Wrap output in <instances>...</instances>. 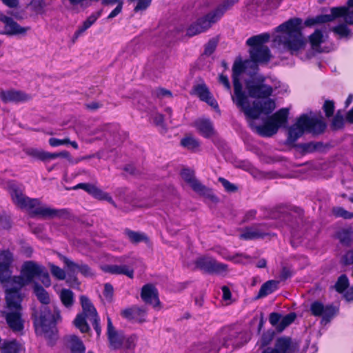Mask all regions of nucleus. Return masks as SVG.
Instances as JSON below:
<instances>
[{
  "label": "nucleus",
  "mask_w": 353,
  "mask_h": 353,
  "mask_svg": "<svg viewBox=\"0 0 353 353\" xmlns=\"http://www.w3.org/2000/svg\"><path fill=\"white\" fill-rule=\"evenodd\" d=\"M248 67H252V61L241 59L236 60L232 68V81L234 85V95L232 99L236 105L243 112L245 115L249 126L259 135L265 137H270L275 134L279 128L285 126L288 122L289 110L281 108L272 116L262 125H256L254 120L258 119L261 114L268 115L271 114L276 108L274 99L266 100L262 103H255L254 107H250L248 95L243 90L241 83V75Z\"/></svg>",
  "instance_id": "obj_1"
},
{
  "label": "nucleus",
  "mask_w": 353,
  "mask_h": 353,
  "mask_svg": "<svg viewBox=\"0 0 353 353\" xmlns=\"http://www.w3.org/2000/svg\"><path fill=\"white\" fill-rule=\"evenodd\" d=\"M301 25V19L293 18L279 26L272 40L273 47L281 51H290L291 54L301 49L304 44Z\"/></svg>",
  "instance_id": "obj_2"
},
{
  "label": "nucleus",
  "mask_w": 353,
  "mask_h": 353,
  "mask_svg": "<svg viewBox=\"0 0 353 353\" xmlns=\"http://www.w3.org/2000/svg\"><path fill=\"white\" fill-rule=\"evenodd\" d=\"M8 191L13 202L20 208L28 211L30 214L42 217L61 216L62 211L41 205L38 199H30L23 193L21 187L14 182L8 184Z\"/></svg>",
  "instance_id": "obj_3"
},
{
  "label": "nucleus",
  "mask_w": 353,
  "mask_h": 353,
  "mask_svg": "<svg viewBox=\"0 0 353 353\" xmlns=\"http://www.w3.org/2000/svg\"><path fill=\"white\" fill-rule=\"evenodd\" d=\"M326 125L321 117H309L303 114L288 130V142L294 143L305 132L319 134L324 132Z\"/></svg>",
  "instance_id": "obj_4"
},
{
  "label": "nucleus",
  "mask_w": 353,
  "mask_h": 353,
  "mask_svg": "<svg viewBox=\"0 0 353 353\" xmlns=\"http://www.w3.org/2000/svg\"><path fill=\"white\" fill-rule=\"evenodd\" d=\"M7 310L3 312L6 322L14 332H20L23 330V320L21 318V296L12 289L6 290Z\"/></svg>",
  "instance_id": "obj_5"
},
{
  "label": "nucleus",
  "mask_w": 353,
  "mask_h": 353,
  "mask_svg": "<svg viewBox=\"0 0 353 353\" xmlns=\"http://www.w3.org/2000/svg\"><path fill=\"white\" fill-rule=\"evenodd\" d=\"M237 332L234 330L224 329L211 341L206 343H199L193 346L196 353H218L221 347L235 348L239 346L236 341Z\"/></svg>",
  "instance_id": "obj_6"
},
{
  "label": "nucleus",
  "mask_w": 353,
  "mask_h": 353,
  "mask_svg": "<svg viewBox=\"0 0 353 353\" xmlns=\"http://www.w3.org/2000/svg\"><path fill=\"white\" fill-rule=\"evenodd\" d=\"M59 310L54 307L52 312L47 306L41 307L39 315H34V326L37 335L51 338L56 332V325L61 321Z\"/></svg>",
  "instance_id": "obj_7"
},
{
  "label": "nucleus",
  "mask_w": 353,
  "mask_h": 353,
  "mask_svg": "<svg viewBox=\"0 0 353 353\" xmlns=\"http://www.w3.org/2000/svg\"><path fill=\"white\" fill-rule=\"evenodd\" d=\"M270 36L263 33L249 38L246 43L250 47V55L253 68L256 69V63H267L270 61L271 54L268 47L263 44L269 41Z\"/></svg>",
  "instance_id": "obj_8"
},
{
  "label": "nucleus",
  "mask_w": 353,
  "mask_h": 353,
  "mask_svg": "<svg viewBox=\"0 0 353 353\" xmlns=\"http://www.w3.org/2000/svg\"><path fill=\"white\" fill-rule=\"evenodd\" d=\"M339 17H343L346 23L353 25V0H348L347 6L333 7L330 13L317 15L305 21L306 26L332 22Z\"/></svg>",
  "instance_id": "obj_9"
},
{
  "label": "nucleus",
  "mask_w": 353,
  "mask_h": 353,
  "mask_svg": "<svg viewBox=\"0 0 353 353\" xmlns=\"http://www.w3.org/2000/svg\"><path fill=\"white\" fill-rule=\"evenodd\" d=\"M238 0H227L223 6L217 7L214 10L208 13L204 17L199 19L187 29V34L193 37L205 32L210 28L212 24L221 19L225 11L234 5Z\"/></svg>",
  "instance_id": "obj_10"
},
{
  "label": "nucleus",
  "mask_w": 353,
  "mask_h": 353,
  "mask_svg": "<svg viewBox=\"0 0 353 353\" xmlns=\"http://www.w3.org/2000/svg\"><path fill=\"white\" fill-rule=\"evenodd\" d=\"M42 268V265L32 261L25 262L21 267V275L10 279V284L6 289H12V292L19 293L23 286L32 283L34 278L38 277L41 273Z\"/></svg>",
  "instance_id": "obj_11"
},
{
  "label": "nucleus",
  "mask_w": 353,
  "mask_h": 353,
  "mask_svg": "<svg viewBox=\"0 0 353 353\" xmlns=\"http://www.w3.org/2000/svg\"><path fill=\"white\" fill-rule=\"evenodd\" d=\"M245 84L249 97L262 100L254 101L252 107H254L255 103H262L266 100L271 99L270 97L272 96L274 89L271 85L266 83L264 77H252L247 80Z\"/></svg>",
  "instance_id": "obj_12"
},
{
  "label": "nucleus",
  "mask_w": 353,
  "mask_h": 353,
  "mask_svg": "<svg viewBox=\"0 0 353 353\" xmlns=\"http://www.w3.org/2000/svg\"><path fill=\"white\" fill-rule=\"evenodd\" d=\"M80 301L83 311L76 316L74 324L82 333H85L90 330L86 319L92 321L99 316L96 308L88 297L81 296Z\"/></svg>",
  "instance_id": "obj_13"
},
{
  "label": "nucleus",
  "mask_w": 353,
  "mask_h": 353,
  "mask_svg": "<svg viewBox=\"0 0 353 353\" xmlns=\"http://www.w3.org/2000/svg\"><path fill=\"white\" fill-rule=\"evenodd\" d=\"M14 261L13 254L8 250L0 251V282L6 289L10 284L12 276L11 265Z\"/></svg>",
  "instance_id": "obj_14"
},
{
  "label": "nucleus",
  "mask_w": 353,
  "mask_h": 353,
  "mask_svg": "<svg viewBox=\"0 0 353 353\" xmlns=\"http://www.w3.org/2000/svg\"><path fill=\"white\" fill-rule=\"evenodd\" d=\"M195 265L197 268L208 273L222 274L228 270V265L226 264L219 263L214 259L208 256L196 259Z\"/></svg>",
  "instance_id": "obj_15"
},
{
  "label": "nucleus",
  "mask_w": 353,
  "mask_h": 353,
  "mask_svg": "<svg viewBox=\"0 0 353 353\" xmlns=\"http://www.w3.org/2000/svg\"><path fill=\"white\" fill-rule=\"evenodd\" d=\"M59 257L64 263V266L68 272L72 275H76L80 273L85 277H93L95 274L92 269L85 263H76L62 254H59Z\"/></svg>",
  "instance_id": "obj_16"
},
{
  "label": "nucleus",
  "mask_w": 353,
  "mask_h": 353,
  "mask_svg": "<svg viewBox=\"0 0 353 353\" xmlns=\"http://www.w3.org/2000/svg\"><path fill=\"white\" fill-rule=\"evenodd\" d=\"M299 349L296 341L289 337H280L277 339L274 347H266L262 353H294Z\"/></svg>",
  "instance_id": "obj_17"
},
{
  "label": "nucleus",
  "mask_w": 353,
  "mask_h": 353,
  "mask_svg": "<svg viewBox=\"0 0 353 353\" xmlns=\"http://www.w3.org/2000/svg\"><path fill=\"white\" fill-rule=\"evenodd\" d=\"M310 310L316 316H322L321 323L327 324L336 314L337 310L331 305H324L319 301H315L311 304Z\"/></svg>",
  "instance_id": "obj_18"
},
{
  "label": "nucleus",
  "mask_w": 353,
  "mask_h": 353,
  "mask_svg": "<svg viewBox=\"0 0 353 353\" xmlns=\"http://www.w3.org/2000/svg\"><path fill=\"white\" fill-rule=\"evenodd\" d=\"M106 335L109 342V347L112 350L123 348L125 335L123 332L117 330L113 325L111 319L107 318Z\"/></svg>",
  "instance_id": "obj_19"
},
{
  "label": "nucleus",
  "mask_w": 353,
  "mask_h": 353,
  "mask_svg": "<svg viewBox=\"0 0 353 353\" xmlns=\"http://www.w3.org/2000/svg\"><path fill=\"white\" fill-rule=\"evenodd\" d=\"M141 296L145 303L152 305L154 308L160 309L158 292L153 285L146 284L143 285L141 290Z\"/></svg>",
  "instance_id": "obj_20"
},
{
  "label": "nucleus",
  "mask_w": 353,
  "mask_h": 353,
  "mask_svg": "<svg viewBox=\"0 0 353 353\" xmlns=\"http://www.w3.org/2000/svg\"><path fill=\"white\" fill-rule=\"evenodd\" d=\"M193 126L205 138H211L216 134L213 123L210 119L205 117L199 118L194 121Z\"/></svg>",
  "instance_id": "obj_21"
},
{
  "label": "nucleus",
  "mask_w": 353,
  "mask_h": 353,
  "mask_svg": "<svg viewBox=\"0 0 353 353\" xmlns=\"http://www.w3.org/2000/svg\"><path fill=\"white\" fill-rule=\"evenodd\" d=\"M194 94L196 95L200 100L205 101L212 108L219 110V105L217 101L210 93L208 88L205 83L197 84L194 86Z\"/></svg>",
  "instance_id": "obj_22"
},
{
  "label": "nucleus",
  "mask_w": 353,
  "mask_h": 353,
  "mask_svg": "<svg viewBox=\"0 0 353 353\" xmlns=\"http://www.w3.org/2000/svg\"><path fill=\"white\" fill-rule=\"evenodd\" d=\"M79 188L84 190L96 199L99 200H105L114 205V202L109 194L104 192L101 189L98 188L97 186L92 184L81 183L74 187V189L75 190Z\"/></svg>",
  "instance_id": "obj_23"
},
{
  "label": "nucleus",
  "mask_w": 353,
  "mask_h": 353,
  "mask_svg": "<svg viewBox=\"0 0 353 353\" xmlns=\"http://www.w3.org/2000/svg\"><path fill=\"white\" fill-rule=\"evenodd\" d=\"M79 188L84 190L96 199L99 200H105L114 205V202L109 194L104 192L101 189L98 188L97 186L92 184L81 183L74 187V189L75 190Z\"/></svg>",
  "instance_id": "obj_24"
},
{
  "label": "nucleus",
  "mask_w": 353,
  "mask_h": 353,
  "mask_svg": "<svg viewBox=\"0 0 353 353\" xmlns=\"http://www.w3.org/2000/svg\"><path fill=\"white\" fill-rule=\"evenodd\" d=\"M0 98L4 103L26 101L30 97L23 92L10 90L0 92Z\"/></svg>",
  "instance_id": "obj_25"
},
{
  "label": "nucleus",
  "mask_w": 353,
  "mask_h": 353,
  "mask_svg": "<svg viewBox=\"0 0 353 353\" xmlns=\"http://www.w3.org/2000/svg\"><path fill=\"white\" fill-rule=\"evenodd\" d=\"M1 21L4 23L5 33L10 35L24 34L27 31L25 28L21 27L11 17L3 16Z\"/></svg>",
  "instance_id": "obj_26"
},
{
  "label": "nucleus",
  "mask_w": 353,
  "mask_h": 353,
  "mask_svg": "<svg viewBox=\"0 0 353 353\" xmlns=\"http://www.w3.org/2000/svg\"><path fill=\"white\" fill-rule=\"evenodd\" d=\"M103 270L112 274H123L132 279L134 276V270L126 265H108L102 268Z\"/></svg>",
  "instance_id": "obj_27"
},
{
  "label": "nucleus",
  "mask_w": 353,
  "mask_h": 353,
  "mask_svg": "<svg viewBox=\"0 0 353 353\" xmlns=\"http://www.w3.org/2000/svg\"><path fill=\"white\" fill-rule=\"evenodd\" d=\"M101 11H97L90 14L85 20L81 26L75 31L73 35V41L74 42L80 36H81L88 28H90L96 21L100 17Z\"/></svg>",
  "instance_id": "obj_28"
},
{
  "label": "nucleus",
  "mask_w": 353,
  "mask_h": 353,
  "mask_svg": "<svg viewBox=\"0 0 353 353\" xmlns=\"http://www.w3.org/2000/svg\"><path fill=\"white\" fill-rule=\"evenodd\" d=\"M261 227L262 225H258L247 228L240 235L241 239L249 240L263 237L266 233L261 229Z\"/></svg>",
  "instance_id": "obj_29"
},
{
  "label": "nucleus",
  "mask_w": 353,
  "mask_h": 353,
  "mask_svg": "<svg viewBox=\"0 0 353 353\" xmlns=\"http://www.w3.org/2000/svg\"><path fill=\"white\" fill-rule=\"evenodd\" d=\"M278 284L279 282L274 280H270L265 282L261 285L256 298H263L272 294L277 290Z\"/></svg>",
  "instance_id": "obj_30"
},
{
  "label": "nucleus",
  "mask_w": 353,
  "mask_h": 353,
  "mask_svg": "<svg viewBox=\"0 0 353 353\" xmlns=\"http://www.w3.org/2000/svg\"><path fill=\"white\" fill-rule=\"evenodd\" d=\"M68 343L71 353H85V347L82 341L77 336H70L68 339Z\"/></svg>",
  "instance_id": "obj_31"
},
{
  "label": "nucleus",
  "mask_w": 353,
  "mask_h": 353,
  "mask_svg": "<svg viewBox=\"0 0 353 353\" xmlns=\"http://www.w3.org/2000/svg\"><path fill=\"white\" fill-rule=\"evenodd\" d=\"M336 236L343 245H350L353 242V229H342L337 232Z\"/></svg>",
  "instance_id": "obj_32"
},
{
  "label": "nucleus",
  "mask_w": 353,
  "mask_h": 353,
  "mask_svg": "<svg viewBox=\"0 0 353 353\" xmlns=\"http://www.w3.org/2000/svg\"><path fill=\"white\" fill-rule=\"evenodd\" d=\"M34 293L38 300L44 305L50 303V299L47 291L37 283L34 285Z\"/></svg>",
  "instance_id": "obj_33"
},
{
  "label": "nucleus",
  "mask_w": 353,
  "mask_h": 353,
  "mask_svg": "<svg viewBox=\"0 0 353 353\" xmlns=\"http://www.w3.org/2000/svg\"><path fill=\"white\" fill-rule=\"evenodd\" d=\"M29 154L34 157L41 160V161H46V160H52L55 159L57 158H59V152L58 153H50L48 152H46L43 150H35L32 149L30 151Z\"/></svg>",
  "instance_id": "obj_34"
},
{
  "label": "nucleus",
  "mask_w": 353,
  "mask_h": 353,
  "mask_svg": "<svg viewBox=\"0 0 353 353\" xmlns=\"http://www.w3.org/2000/svg\"><path fill=\"white\" fill-rule=\"evenodd\" d=\"M310 41L312 46V48L314 51L321 52L322 49L321 48V43L323 42V34L320 30H316L310 37Z\"/></svg>",
  "instance_id": "obj_35"
},
{
  "label": "nucleus",
  "mask_w": 353,
  "mask_h": 353,
  "mask_svg": "<svg viewBox=\"0 0 353 353\" xmlns=\"http://www.w3.org/2000/svg\"><path fill=\"white\" fill-rule=\"evenodd\" d=\"M59 298L63 305L66 307H70L74 303V294L70 290H61L59 293Z\"/></svg>",
  "instance_id": "obj_36"
},
{
  "label": "nucleus",
  "mask_w": 353,
  "mask_h": 353,
  "mask_svg": "<svg viewBox=\"0 0 353 353\" xmlns=\"http://www.w3.org/2000/svg\"><path fill=\"white\" fill-rule=\"evenodd\" d=\"M125 234L133 243H138L141 241L146 242L148 240L147 236L143 232H134L127 229L125 230Z\"/></svg>",
  "instance_id": "obj_37"
},
{
  "label": "nucleus",
  "mask_w": 353,
  "mask_h": 353,
  "mask_svg": "<svg viewBox=\"0 0 353 353\" xmlns=\"http://www.w3.org/2000/svg\"><path fill=\"white\" fill-rule=\"evenodd\" d=\"M21 345L17 341L4 342L1 347L2 353H19Z\"/></svg>",
  "instance_id": "obj_38"
},
{
  "label": "nucleus",
  "mask_w": 353,
  "mask_h": 353,
  "mask_svg": "<svg viewBox=\"0 0 353 353\" xmlns=\"http://www.w3.org/2000/svg\"><path fill=\"white\" fill-rule=\"evenodd\" d=\"M181 144L189 150H194L200 145L199 141L192 137H186L182 139Z\"/></svg>",
  "instance_id": "obj_39"
},
{
  "label": "nucleus",
  "mask_w": 353,
  "mask_h": 353,
  "mask_svg": "<svg viewBox=\"0 0 353 353\" xmlns=\"http://www.w3.org/2000/svg\"><path fill=\"white\" fill-rule=\"evenodd\" d=\"M51 274L54 277L58 280H64L66 277V273L64 270L61 269L57 265L50 263L48 264Z\"/></svg>",
  "instance_id": "obj_40"
},
{
  "label": "nucleus",
  "mask_w": 353,
  "mask_h": 353,
  "mask_svg": "<svg viewBox=\"0 0 353 353\" xmlns=\"http://www.w3.org/2000/svg\"><path fill=\"white\" fill-rule=\"evenodd\" d=\"M348 285L349 281L347 276L342 274L339 277L334 288L338 292L342 293L348 287Z\"/></svg>",
  "instance_id": "obj_41"
},
{
  "label": "nucleus",
  "mask_w": 353,
  "mask_h": 353,
  "mask_svg": "<svg viewBox=\"0 0 353 353\" xmlns=\"http://www.w3.org/2000/svg\"><path fill=\"white\" fill-rule=\"evenodd\" d=\"M189 185L191 186L192 190L196 192V193L205 195L208 194V189L201 184L197 179H194L193 181H192Z\"/></svg>",
  "instance_id": "obj_42"
},
{
  "label": "nucleus",
  "mask_w": 353,
  "mask_h": 353,
  "mask_svg": "<svg viewBox=\"0 0 353 353\" xmlns=\"http://www.w3.org/2000/svg\"><path fill=\"white\" fill-rule=\"evenodd\" d=\"M332 31L341 37H347L350 31L345 24H339L332 28Z\"/></svg>",
  "instance_id": "obj_43"
},
{
  "label": "nucleus",
  "mask_w": 353,
  "mask_h": 353,
  "mask_svg": "<svg viewBox=\"0 0 353 353\" xmlns=\"http://www.w3.org/2000/svg\"><path fill=\"white\" fill-rule=\"evenodd\" d=\"M332 212L336 217H342L345 219H351L353 218V212H348L342 207L334 208Z\"/></svg>",
  "instance_id": "obj_44"
},
{
  "label": "nucleus",
  "mask_w": 353,
  "mask_h": 353,
  "mask_svg": "<svg viewBox=\"0 0 353 353\" xmlns=\"http://www.w3.org/2000/svg\"><path fill=\"white\" fill-rule=\"evenodd\" d=\"M139 312L137 307L126 308L121 311V316L128 320L136 321V314Z\"/></svg>",
  "instance_id": "obj_45"
},
{
  "label": "nucleus",
  "mask_w": 353,
  "mask_h": 353,
  "mask_svg": "<svg viewBox=\"0 0 353 353\" xmlns=\"http://www.w3.org/2000/svg\"><path fill=\"white\" fill-rule=\"evenodd\" d=\"M217 43L218 40L216 39L212 38L210 39L205 46L204 54L208 56L212 54L215 50Z\"/></svg>",
  "instance_id": "obj_46"
},
{
  "label": "nucleus",
  "mask_w": 353,
  "mask_h": 353,
  "mask_svg": "<svg viewBox=\"0 0 353 353\" xmlns=\"http://www.w3.org/2000/svg\"><path fill=\"white\" fill-rule=\"evenodd\" d=\"M37 278L46 287H49L51 285L50 275L44 267L42 268L41 273L39 274Z\"/></svg>",
  "instance_id": "obj_47"
},
{
  "label": "nucleus",
  "mask_w": 353,
  "mask_h": 353,
  "mask_svg": "<svg viewBox=\"0 0 353 353\" xmlns=\"http://www.w3.org/2000/svg\"><path fill=\"white\" fill-rule=\"evenodd\" d=\"M344 119L342 115L339 113L336 114L332 122V128L334 130H339L343 127Z\"/></svg>",
  "instance_id": "obj_48"
},
{
  "label": "nucleus",
  "mask_w": 353,
  "mask_h": 353,
  "mask_svg": "<svg viewBox=\"0 0 353 353\" xmlns=\"http://www.w3.org/2000/svg\"><path fill=\"white\" fill-rule=\"evenodd\" d=\"M296 319V314L294 313H290L285 316L281 321L280 326L281 329H284L289 325H290Z\"/></svg>",
  "instance_id": "obj_49"
},
{
  "label": "nucleus",
  "mask_w": 353,
  "mask_h": 353,
  "mask_svg": "<svg viewBox=\"0 0 353 353\" xmlns=\"http://www.w3.org/2000/svg\"><path fill=\"white\" fill-rule=\"evenodd\" d=\"M323 108L326 117H330L332 116L334 111V103L333 101L326 100Z\"/></svg>",
  "instance_id": "obj_50"
},
{
  "label": "nucleus",
  "mask_w": 353,
  "mask_h": 353,
  "mask_svg": "<svg viewBox=\"0 0 353 353\" xmlns=\"http://www.w3.org/2000/svg\"><path fill=\"white\" fill-rule=\"evenodd\" d=\"M137 341V336L135 335H130L128 336H125L123 348L132 349L134 347Z\"/></svg>",
  "instance_id": "obj_51"
},
{
  "label": "nucleus",
  "mask_w": 353,
  "mask_h": 353,
  "mask_svg": "<svg viewBox=\"0 0 353 353\" xmlns=\"http://www.w3.org/2000/svg\"><path fill=\"white\" fill-rule=\"evenodd\" d=\"M181 175L188 184L195 179L194 172L188 168L183 169Z\"/></svg>",
  "instance_id": "obj_52"
},
{
  "label": "nucleus",
  "mask_w": 353,
  "mask_h": 353,
  "mask_svg": "<svg viewBox=\"0 0 353 353\" xmlns=\"http://www.w3.org/2000/svg\"><path fill=\"white\" fill-rule=\"evenodd\" d=\"M70 143V140L68 138H65L63 139H59L57 138H50L49 139V144L52 147H57L61 145H65Z\"/></svg>",
  "instance_id": "obj_53"
},
{
  "label": "nucleus",
  "mask_w": 353,
  "mask_h": 353,
  "mask_svg": "<svg viewBox=\"0 0 353 353\" xmlns=\"http://www.w3.org/2000/svg\"><path fill=\"white\" fill-rule=\"evenodd\" d=\"M113 287L110 283H105L103 290V296L108 301H111L113 296Z\"/></svg>",
  "instance_id": "obj_54"
},
{
  "label": "nucleus",
  "mask_w": 353,
  "mask_h": 353,
  "mask_svg": "<svg viewBox=\"0 0 353 353\" xmlns=\"http://www.w3.org/2000/svg\"><path fill=\"white\" fill-rule=\"evenodd\" d=\"M273 336V332L264 333L260 339L261 345L263 347L268 345L272 341Z\"/></svg>",
  "instance_id": "obj_55"
},
{
  "label": "nucleus",
  "mask_w": 353,
  "mask_h": 353,
  "mask_svg": "<svg viewBox=\"0 0 353 353\" xmlns=\"http://www.w3.org/2000/svg\"><path fill=\"white\" fill-rule=\"evenodd\" d=\"M219 181L221 183L222 185L228 192H234L237 190V188L234 184L231 183L224 178L220 177Z\"/></svg>",
  "instance_id": "obj_56"
},
{
  "label": "nucleus",
  "mask_w": 353,
  "mask_h": 353,
  "mask_svg": "<svg viewBox=\"0 0 353 353\" xmlns=\"http://www.w3.org/2000/svg\"><path fill=\"white\" fill-rule=\"evenodd\" d=\"M341 261L344 265L353 264V249L349 250L343 256Z\"/></svg>",
  "instance_id": "obj_57"
},
{
  "label": "nucleus",
  "mask_w": 353,
  "mask_h": 353,
  "mask_svg": "<svg viewBox=\"0 0 353 353\" xmlns=\"http://www.w3.org/2000/svg\"><path fill=\"white\" fill-rule=\"evenodd\" d=\"M219 81L220 83L223 84V85L225 87V88L227 90H228L230 92L231 91L230 83L229 79L227 76H225L223 74H220Z\"/></svg>",
  "instance_id": "obj_58"
},
{
  "label": "nucleus",
  "mask_w": 353,
  "mask_h": 353,
  "mask_svg": "<svg viewBox=\"0 0 353 353\" xmlns=\"http://www.w3.org/2000/svg\"><path fill=\"white\" fill-rule=\"evenodd\" d=\"M151 119L156 125L163 126V116L161 114L157 113L152 116Z\"/></svg>",
  "instance_id": "obj_59"
},
{
  "label": "nucleus",
  "mask_w": 353,
  "mask_h": 353,
  "mask_svg": "<svg viewBox=\"0 0 353 353\" xmlns=\"http://www.w3.org/2000/svg\"><path fill=\"white\" fill-rule=\"evenodd\" d=\"M281 320V315L278 313H271L269 318V321L272 325H277Z\"/></svg>",
  "instance_id": "obj_60"
},
{
  "label": "nucleus",
  "mask_w": 353,
  "mask_h": 353,
  "mask_svg": "<svg viewBox=\"0 0 353 353\" xmlns=\"http://www.w3.org/2000/svg\"><path fill=\"white\" fill-rule=\"evenodd\" d=\"M137 308L139 310L136 314V321L139 322H143L145 321V317L146 316V310L143 308H141L139 307H137Z\"/></svg>",
  "instance_id": "obj_61"
},
{
  "label": "nucleus",
  "mask_w": 353,
  "mask_h": 353,
  "mask_svg": "<svg viewBox=\"0 0 353 353\" xmlns=\"http://www.w3.org/2000/svg\"><path fill=\"white\" fill-rule=\"evenodd\" d=\"M154 94L158 97H171L172 94L170 91L163 89V88H158L154 91Z\"/></svg>",
  "instance_id": "obj_62"
},
{
  "label": "nucleus",
  "mask_w": 353,
  "mask_h": 353,
  "mask_svg": "<svg viewBox=\"0 0 353 353\" xmlns=\"http://www.w3.org/2000/svg\"><path fill=\"white\" fill-rule=\"evenodd\" d=\"M221 290L223 292L222 298L224 301H230L232 297L231 292L228 287L224 285L221 288Z\"/></svg>",
  "instance_id": "obj_63"
},
{
  "label": "nucleus",
  "mask_w": 353,
  "mask_h": 353,
  "mask_svg": "<svg viewBox=\"0 0 353 353\" xmlns=\"http://www.w3.org/2000/svg\"><path fill=\"white\" fill-rule=\"evenodd\" d=\"M122 10V3L119 2L117 6L110 13L108 19H110L117 17Z\"/></svg>",
  "instance_id": "obj_64"
}]
</instances>
